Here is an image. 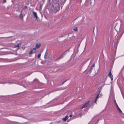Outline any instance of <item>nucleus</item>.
I'll list each match as a JSON object with an SVG mask.
<instances>
[{"label": "nucleus", "mask_w": 124, "mask_h": 124, "mask_svg": "<svg viewBox=\"0 0 124 124\" xmlns=\"http://www.w3.org/2000/svg\"><path fill=\"white\" fill-rule=\"evenodd\" d=\"M97 101V99H96V98H95V100L94 101V102L95 103H96V102Z\"/></svg>", "instance_id": "26"}, {"label": "nucleus", "mask_w": 124, "mask_h": 124, "mask_svg": "<svg viewBox=\"0 0 124 124\" xmlns=\"http://www.w3.org/2000/svg\"><path fill=\"white\" fill-rule=\"evenodd\" d=\"M64 56L63 55V54L61 56L59 57L57 59V60H60L61 58H63V57H64Z\"/></svg>", "instance_id": "15"}, {"label": "nucleus", "mask_w": 124, "mask_h": 124, "mask_svg": "<svg viewBox=\"0 0 124 124\" xmlns=\"http://www.w3.org/2000/svg\"><path fill=\"white\" fill-rule=\"evenodd\" d=\"M69 121V120H68V121H67V122H68Z\"/></svg>", "instance_id": "36"}, {"label": "nucleus", "mask_w": 124, "mask_h": 124, "mask_svg": "<svg viewBox=\"0 0 124 124\" xmlns=\"http://www.w3.org/2000/svg\"><path fill=\"white\" fill-rule=\"evenodd\" d=\"M32 14L34 18H35L36 19H37V18L38 17L36 12H35L34 11H33Z\"/></svg>", "instance_id": "8"}, {"label": "nucleus", "mask_w": 124, "mask_h": 124, "mask_svg": "<svg viewBox=\"0 0 124 124\" xmlns=\"http://www.w3.org/2000/svg\"><path fill=\"white\" fill-rule=\"evenodd\" d=\"M34 81H35L37 82H38V80L37 78H35V79H34Z\"/></svg>", "instance_id": "25"}, {"label": "nucleus", "mask_w": 124, "mask_h": 124, "mask_svg": "<svg viewBox=\"0 0 124 124\" xmlns=\"http://www.w3.org/2000/svg\"><path fill=\"white\" fill-rule=\"evenodd\" d=\"M21 45V43H19L17 45L15 46V47H20V46H19V45Z\"/></svg>", "instance_id": "18"}, {"label": "nucleus", "mask_w": 124, "mask_h": 124, "mask_svg": "<svg viewBox=\"0 0 124 124\" xmlns=\"http://www.w3.org/2000/svg\"><path fill=\"white\" fill-rule=\"evenodd\" d=\"M118 42H117V43L116 45V46H115V49L116 50V49L117 48V45H118Z\"/></svg>", "instance_id": "19"}, {"label": "nucleus", "mask_w": 124, "mask_h": 124, "mask_svg": "<svg viewBox=\"0 0 124 124\" xmlns=\"http://www.w3.org/2000/svg\"><path fill=\"white\" fill-rule=\"evenodd\" d=\"M117 26H118L117 25H116L115 27V28L117 29Z\"/></svg>", "instance_id": "28"}, {"label": "nucleus", "mask_w": 124, "mask_h": 124, "mask_svg": "<svg viewBox=\"0 0 124 124\" xmlns=\"http://www.w3.org/2000/svg\"><path fill=\"white\" fill-rule=\"evenodd\" d=\"M114 102L115 103L116 105V107L117 108V109L118 110L119 112H120V113H121L122 112V111L119 108V107H118L116 101L115 100L114 101Z\"/></svg>", "instance_id": "6"}, {"label": "nucleus", "mask_w": 124, "mask_h": 124, "mask_svg": "<svg viewBox=\"0 0 124 124\" xmlns=\"http://www.w3.org/2000/svg\"><path fill=\"white\" fill-rule=\"evenodd\" d=\"M41 45V44L40 43H36L35 46V47H36L37 48H39L40 47Z\"/></svg>", "instance_id": "12"}, {"label": "nucleus", "mask_w": 124, "mask_h": 124, "mask_svg": "<svg viewBox=\"0 0 124 124\" xmlns=\"http://www.w3.org/2000/svg\"><path fill=\"white\" fill-rule=\"evenodd\" d=\"M108 76L110 78L111 80L112 81L113 80V75L111 73V70H110V71L109 74H108Z\"/></svg>", "instance_id": "4"}, {"label": "nucleus", "mask_w": 124, "mask_h": 124, "mask_svg": "<svg viewBox=\"0 0 124 124\" xmlns=\"http://www.w3.org/2000/svg\"><path fill=\"white\" fill-rule=\"evenodd\" d=\"M95 66V63H93L92 65V66L91 67H92L93 68V67H94Z\"/></svg>", "instance_id": "23"}, {"label": "nucleus", "mask_w": 124, "mask_h": 124, "mask_svg": "<svg viewBox=\"0 0 124 124\" xmlns=\"http://www.w3.org/2000/svg\"><path fill=\"white\" fill-rule=\"evenodd\" d=\"M36 49L35 48H33L31 49V50L30 51L29 54H31L35 53L36 52Z\"/></svg>", "instance_id": "3"}, {"label": "nucleus", "mask_w": 124, "mask_h": 124, "mask_svg": "<svg viewBox=\"0 0 124 124\" xmlns=\"http://www.w3.org/2000/svg\"><path fill=\"white\" fill-rule=\"evenodd\" d=\"M99 94H98L97 95V96L96 98V99H97L98 98H99V97H99Z\"/></svg>", "instance_id": "21"}, {"label": "nucleus", "mask_w": 124, "mask_h": 124, "mask_svg": "<svg viewBox=\"0 0 124 124\" xmlns=\"http://www.w3.org/2000/svg\"><path fill=\"white\" fill-rule=\"evenodd\" d=\"M50 56L51 55L50 54H48L47 52H46L45 53L44 57L45 59H47V58L48 57V56Z\"/></svg>", "instance_id": "9"}, {"label": "nucleus", "mask_w": 124, "mask_h": 124, "mask_svg": "<svg viewBox=\"0 0 124 124\" xmlns=\"http://www.w3.org/2000/svg\"><path fill=\"white\" fill-rule=\"evenodd\" d=\"M68 115H66L64 118H63L62 119L63 121H64L65 122L67 120L68 118Z\"/></svg>", "instance_id": "13"}, {"label": "nucleus", "mask_w": 124, "mask_h": 124, "mask_svg": "<svg viewBox=\"0 0 124 124\" xmlns=\"http://www.w3.org/2000/svg\"><path fill=\"white\" fill-rule=\"evenodd\" d=\"M62 1V0H52L53 6L51 7L50 11L53 13H56L60 9V5Z\"/></svg>", "instance_id": "1"}, {"label": "nucleus", "mask_w": 124, "mask_h": 124, "mask_svg": "<svg viewBox=\"0 0 124 124\" xmlns=\"http://www.w3.org/2000/svg\"><path fill=\"white\" fill-rule=\"evenodd\" d=\"M6 2V0H4V1H3V3H4Z\"/></svg>", "instance_id": "31"}, {"label": "nucleus", "mask_w": 124, "mask_h": 124, "mask_svg": "<svg viewBox=\"0 0 124 124\" xmlns=\"http://www.w3.org/2000/svg\"><path fill=\"white\" fill-rule=\"evenodd\" d=\"M24 7V9H27V10L28 9V8H27V6H25Z\"/></svg>", "instance_id": "24"}, {"label": "nucleus", "mask_w": 124, "mask_h": 124, "mask_svg": "<svg viewBox=\"0 0 124 124\" xmlns=\"http://www.w3.org/2000/svg\"><path fill=\"white\" fill-rule=\"evenodd\" d=\"M121 25H120L119 26V33L120 34L118 36H117V42H119V40L120 39V38L121 37L122 35L124 32V30H123L121 29Z\"/></svg>", "instance_id": "2"}, {"label": "nucleus", "mask_w": 124, "mask_h": 124, "mask_svg": "<svg viewBox=\"0 0 124 124\" xmlns=\"http://www.w3.org/2000/svg\"><path fill=\"white\" fill-rule=\"evenodd\" d=\"M66 53L65 52L63 54V55L64 56L65 55H66Z\"/></svg>", "instance_id": "29"}, {"label": "nucleus", "mask_w": 124, "mask_h": 124, "mask_svg": "<svg viewBox=\"0 0 124 124\" xmlns=\"http://www.w3.org/2000/svg\"><path fill=\"white\" fill-rule=\"evenodd\" d=\"M93 69V68H92V67H91L90 69H89V71L88 72L87 74H90L91 73V72H92Z\"/></svg>", "instance_id": "14"}, {"label": "nucleus", "mask_w": 124, "mask_h": 124, "mask_svg": "<svg viewBox=\"0 0 124 124\" xmlns=\"http://www.w3.org/2000/svg\"><path fill=\"white\" fill-rule=\"evenodd\" d=\"M23 12V10H22L20 12V14L19 16V17L20 18H21L23 20V16L22 15Z\"/></svg>", "instance_id": "11"}, {"label": "nucleus", "mask_w": 124, "mask_h": 124, "mask_svg": "<svg viewBox=\"0 0 124 124\" xmlns=\"http://www.w3.org/2000/svg\"><path fill=\"white\" fill-rule=\"evenodd\" d=\"M101 87L100 89H101Z\"/></svg>", "instance_id": "37"}, {"label": "nucleus", "mask_w": 124, "mask_h": 124, "mask_svg": "<svg viewBox=\"0 0 124 124\" xmlns=\"http://www.w3.org/2000/svg\"><path fill=\"white\" fill-rule=\"evenodd\" d=\"M64 89H62V88H57L56 89H55V90H52V92H54L56 91H57L61 90H63Z\"/></svg>", "instance_id": "10"}, {"label": "nucleus", "mask_w": 124, "mask_h": 124, "mask_svg": "<svg viewBox=\"0 0 124 124\" xmlns=\"http://www.w3.org/2000/svg\"><path fill=\"white\" fill-rule=\"evenodd\" d=\"M69 116L71 117H72L71 115H70V116Z\"/></svg>", "instance_id": "32"}, {"label": "nucleus", "mask_w": 124, "mask_h": 124, "mask_svg": "<svg viewBox=\"0 0 124 124\" xmlns=\"http://www.w3.org/2000/svg\"><path fill=\"white\" fill-rule=\"evenodd\" d=\"M79 115L80 116H82V114H79Z\"/></svg>", "instance_id": "33"}, {"label": "nucleus", "mask_w": 124, "mask_h": 124, "mask_svg": "<svg viewBox=\"0 0 124 124\" xmlns=\"http://www.w3.org/2000/svg\"><path fill=\"white\" fill-rule=\"evenodd\" d=\"M90 103V101H88L87 102L85 103L83 105V107L81 108L82 109L84 108H85L87 106L89 105Z\"/></svg>", "instance_id": "5"}, {"label": "nucleus", "mask_w": 124, "mask_h": 124, "mask_svg": "<svg viewBox=\"0 0 124 124\" xmlns=\"http://www.w3.org/2000/svg\"><path fill=\"white\" fill-rule=\"evenodd\" d=\"M78 17H77V18H76L74 20V21H75V20L77 18H78Z\"/></svg>", "instance_id": "34"}, {"label": "nucleus", "mask_w": 124, "mask_h": 124, "mask_svg": "<svg viewBox=\"0 0 124 124\" xmlns=\"http://www.w3.org/2000/svg\"><path fill=\"white\" fill-rule=\"evenodd\" d=\"M73 30L76 31H78V28L77 27H75L73 29Z\"/></svg>", "instance_id": "17"}, {"label": "nucleus", "mask_w": 124, "mask_h": 124, "mask_svg": "<svg viewBox=\"0 0 124 124\" xmlns=\"http://www.w3.org/2000/svg\"><path fill=\"white\" fill-rule=\"evenodd\" d=\"M41 53H40L37 56V57L38 58H40V55H41Z\"/></svg>", "instance_id": "22"}, {"label": "nucleus", "mask_w": 124, "mask_h": 124, "mask_svg": "<svg viewBox=\"0 0 124 124\" xmlns=\"http://www.w3.org/2000/svg\"><path fill=\"white\" fill-rule=\"evenodd\" d=\"M12 37V36H10V37H8V38H10V37Z\"/></svg>", "instance_id": "35"}, {"label": "nucleus", "mask_w": 124, "mask_h": 124, "mask_svg": "<svg viewBox=\"0 0 124 124\" xmlns=\"http://www.w3.org/2000/svg\"><path fill=\"white\" fill-rule=\"evenodd\" d=\"M102 96V95L101 94H99V97H101V96Z\"/></svg>", "instance_id": "30"}, {"label": "nucleus", "mask_w": 124, "mask_h": 124, "mask_svg": "<svg viewBox=\"0 0 124 124\" xmlns=\"http://www.w3.org/2000/svg\"><path fill=\"white\" fill-rule=\"evenodd\" d=\"M7 83H8L9 84H13L14 83L12 82H10L9 81L7 82V81H3L2 82H0V84H5Z\"/></svg>", "instance_id": "7"}, {"label": "nucleus", "mask_w": 124, "mask_h": 124, "mask_svg": "<svg viewBox=\"0 0 124 124\" xmlns=\"http://www.w3.org/2000/svg\"><path fill=\"white\" fill-rule=\"evenodd\" d=\"M101 92V90H98L97 92L96 93H98V94H100Z\"/></svg>", "instance_id": "16"}, {"label": "nucleus", "mask_w": 124, "mask_h": 124, "mask_svg": "<svg viewBox=\"0 0 124 124\" xmlns=\"http://www.w3.org/2000/svg\"><path fill=\"white\" fill-rule=\"evenodd\" d=\"M67 81V80H65L62 83V85L66 81Z\"/></svg>", "instance_id": "27"}, {"label": "nucleus", "mask_w": 124, "mask_h": 124, "mask_svg": "<svg viewBox=\"0 0 124 124\" xmlns=\"http://www.w3.org/2000/svg\"><path fill=\"white\" fill-rule=\"evenodd\" d=\"M42 4H41L39 6V8H40V10H41L42 8Z\"/></svg>", "instance_id": "20"}]
</instances>
